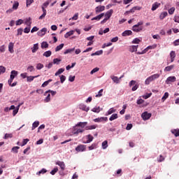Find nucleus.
<instances>
[{
  "mask_svg": "<svg viewBox=\"0 0 179 179\" xmlns=\"http://www.w3.org/2000/svg\"><path fill=\"white\" fill-rule=\"evenodd\" d=\"M66 80V77L64 75L60 76V82L61 83H64Z\"/></svg>",
  "mask_w": 179,
  "mask_h": 179,
  "instance_id": "680f3d73",
  "label": "nucleus"
},
{
  "mask_svg": "<svg viewBox=\"0 0 179 179\" xmlns=\"http://www.w3.org/2000/svg\"><path fill=\"white\" fill-rule=\"evenodd\" d=\"M72 51H75V48L71 49H67L64 51V54H69L70 52H72Z\"/></svg>",
  "mask_w": 179,
  "mask_h": 179,
  "instance_id": "0e129e2a",
  "label": "nucleus"
},
{
  "mask_svg": "<svg viewBox=\"0 0 179 179\" xmlns=\"http://www.w3.org/2000/svg\"><path fill=\"white\" fill-rule=\"evenodd\" d=\"M20 149V147L19 146H15L12 148L11 151L13 152V153H17L19 152V150Z\"/></svg>",
  "mask_w": 179,
  "mask_h": 179,
  "instance_id": "de8ad7c7",
  "label": "nucleus"
},
{
  "mask_svg": "<svg viewBox=\"0 0 179 179\" xmlns=\"http://www.w3.org/2000/svg\"><path fill=\"white\" fill-rule=\"evenodd\" d=\"M91 111L99 113L101 111H103V108H100V106H95L91 110Z\"/></svg>",
  "mask_w": 179,
  "mask_h": 179,
  "instance_id": "dca6fc26",
  "label": "nucleus"
},
{
  "mask_svg": "<svg viewBox=\"0 0 179 179\" xmlns=\"http://www.w3.org/2000/svg\"><path fill=\"white\" fill-rule=\"evenodd\" d=\"M132 44H139V43H141V39H139L138 38H136L132 41Z\"/></svg>",
  "mask_w": 179,
  "mask_h": 179,
  "instance_id": "6e6d98bb",
  "label": "nucleus"
},
{
  "mask_svg": "<svg viewBox=\"0 0 179 179\" xmlns=\"http://www.w3.org/2000/svg\"><path fill=\"white\" fill-rule=\"evenodd\" d=\"M43 68H44V65L43 64L38 63L36 64V69H38V71L43 69Z\"/></svg>",
  "mask_w": 179,
  "mask_h": 179,
  "instance_id": "5fc2aeb1",
  "label": "nucleus"
},
{
  "mask_svg": "<svg viewBox=\"0 0 179 179\" xmlns=\"http://www.w3.org/2000/svg\"><path fill=\"white\" fill-rule=\"evenodd\" d=\"M89 150H94V149H97V143H94L90 146L88 147Z\"/></svg>",
  "mask_w": 179,
  "mask_h": 179,
  "instance_id": "473e14b6",
  "label": "nucleus"
},
{
  "mask_svg": "<svg viewBox=\"0 0 179 179\" xmlns=\"http://www.w3.org/2000/svg\"><path fill=\"white\" fill-rule=\"evenodd\" d=\"M58 171V167H55L54 168V169H52L51 171H50V174L52 176H54L55 175V173H57Z\"/></svg>",
  "mask_w": 179,
  "mask_h": 179,
  "instance_id": "e2e57ef3",
  "label": "nucleus"
},
{
  "mask_svg": "<svg viewBox=\"0 0 179 179\" xmlns=\"http://www.w3.org/2000/svg\"><path fill=\"white\" fill-rule=\"evenodd\" d=\"M86 125H87V122H80L76 124V126H77L78 127H80V128H85Z\"/></svg>",
  "mask_w": 179,
  "mask_h": 179,
  "instance_id": "4be33fe9",
  "label": "nucleus"
},
{
  "mask_svg": "<svg viewBox=\"0 0 179 179\" xmlns=\"http://www.w3.org/2000/svg\"><path fill=\"white\" fill-rule=\"evenodd\" d=\"M104 10H106V6H98L95 8V13L96 14L104 12Z\"/></svg>",
  "mask_w": 179,
  "mask_h": 179,
  "instance_id": "6e6552de",
  "label": "nucleus"
},
{
  "mask_svg": "<svg viewBox=\"0 0 179 179\" xmlns=\"http://www.w3.org/2000/svg\"><path fill=\"white\" fill-rule=\"evenodd\" d=\"M142 24H143V21H140L136 24L134 25L132 27L133 31H135L136 33L142 31V30H143V27H142Z\"/></svg>",
  "mask_w": 179,
  "mask_h": 179,
  "instance_id": "f03ea898",
  "label": "nucleus"
},
{
  "mask_svg": "<svg viewBox=\"0 0 179 179\" xmlns=\"http://www.w3.org/2000/svg\"><path fill=\"white\" fill-rule=\"evenodd\" d=\"M64 43H62V44L57 45L55 48L56 52H58V51H61V49L64 48Z\"/></svg>",
  "mask_w": 179,
  "mask_h": 179,
  "instance_id": "79ce46f5",
  "label": "nucleus"
},
{
  "mask_svg": "<svg viewBox=\"0 0 179 179\" xmlns=\"http://www.w3.org/2000/svg\"><path fill=\"white\" fill-rule=\"evenodd\" d=\"M171 132L173 135H175V136H179V129H172Z\"/></svg>",
  "mask_w": 179,
  "mask_h": 179,
  "instance_id": "c03bdc74",
  "label": "nucleus"
},
{
  "mask_svg": "<svg viewBox=\"0 0 179 179\" xmlns=\"http://www.w3.org/2000/svg\"><path fill=\"white\" fill-rule=\"evenodd\" d=\"M38 76H40V75H38V76H27V82H33V80H34V79H36V78H38Z\"/></svg>",
  "mask_w": 179,
  "mask_h": 179,
  "instance_id": "a211bd4d",
  "label": "nucleus"
},
{
  "mask_svg": "<svg viewBox=\"0 0 179 179\" xmlns=\"http://www.w3.org/2000/svg\"><path fill=\"white\" fill-rule=\"evenodd\" d=\"M50 82H52V79H49L47 81H45L43 84H42V87H45L46 86H48V83H50Z\"/></svg>",
  "mask_w": 179,
  "mask_h": 179,
  "instance_id": "09e8293b",
  "label": "nucleus"
},
{
  "mask_svg": "<svg viewBox=\"0 0 179 179\" xmlns=\"http://www.w3.org/2000/svg\"><path fill=\"white\" fill-rule=\"evenodd\" d=\"M171 62H174V58H176V52L171 51L170 53Z\"/></svg>",
  "mask_w": 179,
  "mask_h": 179,
  "instance_id": "f704fd0d",
  "label": "nucleus"
},
{
  "mask_svg": "<svg viewBox=\"0 0 179 179\" xmlns=\"http://www.w3.org/2000/svg\"><path fill=\"white\" fill-rule=\"evenodd\" d=\"M50 3H51V0H47L45 3L42 4V6H43L44 8H47L48 5H50Z\"/></svg>",
  "mask_w": 179,
  "mask_h": 179,
  "instance_id": "603ef678",
  "label": "nucleus"
},
{
  "mask_svg": "<svg viewBox=\"0 0 179 179\" xmlns=\"http://www.w3.org/2000/svg\"><path fill=\"white\" fill-rule=\"evenodd\" d=\"M103 96V89L100 90L95 97H101Z\"/></svg>",
  "mask_w": 179,
  "mask_h": 179,
  "instance_id": "774afa93",
  "label": "nucleus"
},
{
  "mask_svg": "<svg viewBox=\"0 0 179 179\" xmlns=\"http://www.w3.org/2000/svg\"><path fill=\"white\" fill-rule=\"evenodd\" d=\"M51 54H52V52L50 50H48L43 53V57L48 58V57H51Z\"/></svg>",
  "mask_w": 179,
  "mask_h": 179,
  "instance_id": "37998d69",
  "label": "nucleus"
},
{
  "mask_svg": "<svg viewBox=\"0 0 179 179\" xmlns=\"http://www.w3.org/2000/svg\"><path fill=\"white\" fill-rule=\"evenodd\" d=\"M31 50L33 54L37 52V51H38V43L34 44V46L31 48Z\"/></svg>",
  "mask_w": 179,
  "mask_h": 179,
  "instance_id": "f3484780",
  "label": "nucleus"
},
{
  "mask_svg": "<svg viewBox=\"0 0 179 179\" xmlns=\"http://www.w3.org/2000/svg\"><path fill=\"white\" fill-rule=\"evenodd\" d=\"M159 6H160V3L158 2H155L152 4L151 10L154 11L156 10V9H157V8H159Z\"/></svg>",
  "mask_w": 179,
  "mask_h": 179,
  "instance_id": "393cba45",
  "label": "nucleus"
},
{
  "mask_svg": "<svg viewBox=\"0 0 179 179\" xmlns=\"http://www.w3.org/2000/svg\"><path fill=\"white\" fill-rule=\"evenodd\" d=\"M107 148H108V141H104L102 143V149L106 150Z\"/></svg>",
  "mask_w": 179,
  "mask_h": 179,
  "instance_id": "58836bf2",
  "label": "nucleus"
},
{
  "mask_svg": "<svg viewBox=\"0 0 179 179\" xmlns=\"http://www.w3.org/2000/svg\"><path fill=\"white\" fill-rule=\"evenodd\" d=\"M103 55V50H98V51L95 52L94 53H92L91 55V56L94 57V55Z\"/></svg>",
  "mask_w": 179,
  "mask_h": 179,
  "instance_id": "ea45409f",
  "label": "nucleus"
},
{
  "mask_svg": "<svg viewBox=\"0 0 179 179\" xmlns=\"http://www.w3.org/2000/svg\"><path fill=\"white\" fill-rule=\"evenodd\" d=\"M41 47V48H48V43L42 42Z\"/></svg>",
  "mask_w": 179,
  "mask_h": 179,
  "instance_id": "13d9d810",
  "label": "nucleus"
},
{
  "mask_svg": "<svg viewBox=\"0 0 179 179\" xmlns=\"http://www.w3.org/2000/svg\"><path fill=\"white\" fill-rule=\"evenodd\" d=\"M57 166H59L61 170H62V171H64V170H65V163L64 162H61V161H57L56 162Z\"/></svg>",
  "mask_w": 179,
  "mask_h": 179,
  "instance_id": "4468645a",
  "label": "nucleus"
},
{
  "mask_svg": "<svg viewBox=\"0 0 179 179\" xmlns=\"http://www.w3.org/2000/svg\"><path fill=\"white\" fill-rule=\"evenodd\" d=\"M34 2V0H26V6L27 8H29L30 5H31Z\"/></svg>",
  "mask_w": 179,
  "mask_h": 179,
  "instance_id": "3c124183",
  "label": "nucleus"
},
{
  "mask_svg": "<svg viewBox=\"0 0 179 179\" xmlns=\"http://www.w3.org/2000/svg\"><path fill=\"white\" fill-rule=\"evenodd\" d=\"M152 117V113H149L148 112H144L141 114V117L144 121L149 120Z\"/></svg>",
  "mask_w": 179,
  "mask_h": 179,
  "instance_id": "423d86ee",
  "label": "nucleus"
},
{
  "mask_svg": "<svg viewBox=\"0 0 179 179\" xmlns=\"http://www.w3.org/2000/svg\"><path fill=\"white\" fill-rule=\"evenodd\" d=\"M38 125H40V122H38V121H35V122L32 124L31 130H32V131H34V129H36V128H37V127H38Z\"/></svg>",
  "mask_w": 179,
  "mask_h": 179,
  "instance_id": "7c9ffc66",
  "label": "nucleus"
},
{
  "mask_svg": "<svg viewBox=\"0 0 179 179\" xmlns=\"http://www.w3.org/2000/svg\"><path fill=\"white\" fill-rule=\"evenodd\" d=\"M48 93L50 94H51L52 96H55L57 94V91H52L51 90H49L48 91H46L45 93H44V96H47V94H48Z\"/></svg>",
  "mask_w": 179,
  "mask_h": 179,
  "instance_id": "b1692460",
  "label": "nucleus"
},
{
  "mask_svg": "<svg viewBox=\"0 0 179 179\" xmlns=\"http://www.w3.org/2000/svg\"><path fill=\"white\" fill-rule=\"evenodd\" d=\"M115 111H117L116 109H115L114 108H110L106 113V115H111V114L115 113Z\"/></svg>",
  "mask_w": 179,
  "mask_h": 179,
  "instance_id": "cd10ccee",
  "label": "nucleus"
},
{
  "mask_svg": "<svg viewBox=\"0 0 179 179\" xmlns=\"http://www.w3.org/2000/svg\"><path fill=\"white\" fill-rule=\"evenodd\" d=\"M45 33H47V28H43L41 30L37 32V34L40 37H43V36H45Z\"/></svg>",
  "mask_w": 179,
  "mask_h": 179,
  "instance_id": "ddd939ff",
  "label": "nucleus"
},
{
  "mask_svg": "<svg viewBox=\"0 0 179 179\" xmlns=\"http://www.w3.org/2000/svg\"><path fill=\"white\" fill-rule=\"evenodd\" d=\"M157 47V44H153L152 45H149L145 48L146 52H148L149 50H155V48H156Z\"/></svg>",
  "mask_w": 179,
  "mask_h": 179,
  "instance_id": "2f4dec72",
  "label": "nucleus"
},
{
  "mask_svg": "<svg viewBox=\"0 0 179 179\" xmlns=\"http://www.w3.org/2000/svg\"><path fill=\"white\" fill-rule=\"evenodd\" d=\"M76 152H85L86 151V145H79L76 148Z\"/></svg>",
  "mask_w": 179,
  "mask_h": 179,
  "instance_id": "1a4fd4ad",
  "label": "nucleus"
},
{
  "mask_svg": "<svg viewBox=\"0 0 179 179\" xmlns=\"http://www.w3.org/2000/svg\"><path fill=\"white\" fill-rule=\"evenodd\" d=\"M122 36L123 37H127V36H132V31L131 30H126L122 32Z\"/></svg>",
  "mask_w": 179,
  "mask_h": 179,
  "instance_id": "6ab92c4d",
  "label": "nucleus"
},
{
  "mask_svg": "<svg viewBox=\"0 0 179 179\" xmlns=\"http://www.w3.org/2000/svg\"><path fill=\"white\" fill-rule=\"evenodd\" d=\"M176 80H177L176 76H169L166 78L165 83H166V85H170V83H174Z\"/></svg>",
  "mask_w": 179,
  "mask_h": 179,
  "instance_id": "39448f33",
  "label": "nucleus"
},
{
  "mask_svg": "<svg viewBox=\"0 0 179 179\" xmlns=\"http://www.w3.org/2000/svg\"><path fill=\"white\" fill-rule=\"evenodd\" d=\"M60 62H61V59H57V58L53 59V64H55L56 65H59Z\"/></svg>",
  "mask_w": 179,
  "mask_h": 179,
  "instance_id": "338daca9",
  "label": "nucleus"
},
{
  "mask_svg": "<svg viewBox=\"0 0 179 179\" xmlns=\"http://www.w3.org/2000/svg\"><path fill=\"white\" fill-rule=\"evenodd\" d=\"M41 9L43 11V14L38 17L39 20H43V19H44V17H45V16L47 15V10H45V7L42 6Z\"/></svg>",
  "mask_w": 179,
  "mask_h": 179,
  "instance_id": "9b49d317",
  "label": "nucleus"
},
{
  "mask_svg": "<svg viewBox=\"0 0 179 179\" xmlns=\"http://www.w3.org/2000/svg\"><path fill=\"white\" fill-rule=\"evenodd\" d=\"M6 71V68H5V66H0V75L1 73H5Z\"/></svg>",
  "mask_w": 179,
  "mask_h": 179,
  "instance_id": "4d7b16f0",
  "label": "nucleus"
},
{
  "mask_svg": "<svg viewBox=\"0 0 179 179\" xmlns=\"http://www.w3.org/2000/svg\"><path fill=\"white\" fill-rule=\"evenodd\" d=\"M110 78L112 79V80L114 82V83H120V78L115 76H111Z\"/></svg>",
  "mask_w": 179,
  "mask_h": 179,
  "instance_id": "a878e982",
  "label": "nucleus"
},
{
  "mask_svg": "<svg viewBox=\"0 0 179 179\" xmlns=\"http://www.w3.org/2000/svg\"><path fill=\"white\" fill-rule=\"evenodd\" d=\"M27 72H34V71H36V69H34V66H29L27 68Z\"/></svg>",
  "mask_w": 179,
  "mask_h": 179,
  "instance_id": "a18cd8bd",
  "label": "nucleus"
},
{
  "mask_svg": "<svg viewBox=\"0 0 179 179\" xmlns=\"http://www.w3.org/2000/svg\"><path fill=\"white\" fill-rule=\"evenodd\" d=\"M46 97L44 99L45 103H50L51 101V94L48 93Z\"/></svg>",
  "mask_w": 179,
  "mask_h": 179,
  "instance_id": "c85d7f7f",
  "label": "nucleus"
},
{
  "mask_svg": "<svg viewBox=\"0 0 179 179\" xmlns=\"http://www.w3.org/2000/svg\"><path fill=\"white\" fill-rule=\"evenodd\" d=\"M13 47H15V43H13V42H10L8 44V51L9 52H10V54H13V52H15Z\"/></svg>",
  "mask_w": 179,
  "mask_h": 179,
  "instance_id": "2eb2a0df",
  "label": "nucleus"
},
{
  "mask_svg": "<svg viewBox=\"0 0 179 179\" xmlns=\"http://www.w3.org/2000/svg\"><path fill=\"white\" fill-rule=\"evenodd\" d=\"M107 121H108V118L107 117H97L94 120V122H107Z\"/></svg>",
  "mask_w": 179,
  "mask_h": 179,
  "instance_id": "0eeeda50",
  "label": "nucleus"
},
{
  "mask_svg": "<svg viewBox=\"0 0 179 179\" xmlns=\"http://www.w3.org/2000/svg\"><path fill=\"white\" fill-rule=\"evenodd\" d=\"M160 78V74L155 73L154 75H152L149 76L146 80H145V85H150L151 82H153L154 80H156V79H159Z\"/></svg>",
  "mask_w": 179,
  "mask_h": 179,
  "instance_id": "f257e3e1",
  "label": "nucleus"
},
{
  "mask_svg": "<svg viewBox=\"0 0 179 179\" xmlns=\"http://www.w3.org/2000/svg\"><path fill=\"white\" fill-rule=\"evenodd\" d=\"M172 69H174V65H171L165 67L164 72H170V71H172Z\"/></svg>",
  "mask_w": 179,
  "mask_h": 179,
  "instance_id": "72a5a7b5",
  "label": "nucleus"
},
{
  "mask_svg": "<svg viewBox=\"0 0 179 179\" xmlns=\"http://www.w3.org/2000/svg\"><path fill=\"white\" fill-rule=\"evenodd\" d=\"M83 132H85V129L79 128L77 125L74 126L73 128V135H79V134H82Z\"/></svg>",
  "mask_w": 179,
  "mask_h": 179,
  "instance_id": "7ed1b4c3",
  "label": "nucleus"
},
{
  "mask_svg": "<svg viewBox=\"0 0 179 179\" xmlns=\"http://www.w3.org/2000/svg\"><path fill=\"white\" fill-rule=\"evenodd\" d=\"M113 13H114V10L113 9H110L108 10L105 14V18L108 19V20L113 16Z\"/></svg>",
  "mask_w": 179,
  "mask_h": 179,
  "instance_id": "f8f14e48",
  "label": "nucleus"
},
{
  "mask_svg": "<svg viewBox=\"0 0 179 179\" xmlns=\"http://www.w3.org/2000/svg\"><path fill=\"white\" fill-rule=\"evenodd\" d=\"M17 76V71L13 70L10 72V79L8 80V85H10L13 82V79Z\"/></svg>",
  "mask_w": 179,
  "mask_h": 179,
  "instance_id": "20e7f679",
  "label": "nucleus"
},
{
  "mask_svg": "<svg viewBox=\"0 0 179 179\" xmlns=\"http://www.w3.org/2000/svg\"><path fill=\"white\" fill-rule=\"evenodd\" d=\"M79 108L80 110H82L83 111H86V113H87V111H89V110H90V108L87 106H86L85 103H80L79 105Z\"/></svg>",
  "mask_w": 179,
  "mask_h": 179,
  "instance_id": "9d476101",
  "label": "nucleus"
},
{
  "mask_svg": "<svg viewBox=\"0 0 179 179\" xmlns=\"http://www.w3.org/2000/svg\"><path fill=\"white\" fill-rule=\"evenodd\" d=\"M74 33H75V31H74V30H71V31H69V32H67V33L64 35L65 38H68L69 37H71V36H73Z\"/></svg>",
  "mask_w": 179,
  "mask_h": 179,
  "instance_id": "bb28decb",
  "label": "nucleus"
},
{
  "mask_svg": "<svg viewBox=\"0 0 179 179\" xmlns=\"http://www.w3.org/2000/svg\"><path fill=\"white\" fill-rule=\"evenodd\" d=\"M78 17H79V13H76L73 17L70 18L69 20H78Z\"/></svg>",
  "mask_w": 179,
  "mask_h": 179,
  "instance_id": "bf43d9fd",
  "label": "nucleus"
},
{
  "mask_svg": "<svg viewBox=\"0 0 179 179\" xmlns=\"http://www.w3.org/2000/svg\"><path fill=\"white\" fill-rule=\"evenodd\" d=\"M117 118H118V114L114 113L110 117L109 121H114V120H117Z\"/></svg>",
  "mask_w": 179,
  "mask_h": 179,
  "instance_id": "e433bc0d",
  "label": "nucleus"
},
{
  "mask_svg": "<svg viewBox=\"0 0 179 179\" xmlns=\"http://www.w3.org/2000/svg\"><path fill=\"white\" fill-rule=\"evenodd\" d=\"M99 71H100V69H99V67H96L90 71V75H93V73H96V72H99Z\"/></svg>",
  "mask_w": 179,
  "mask_h": 179,
  "instance_id": "864d4df0",
  "label": "nucleus"
},
{
  "mask_svg": "<svg viewBox=\"0 0 179 179\" xmlns=\"http://www.w3.org/2000/svg\"><path fill=\"white\" fill-rule=\"evenodd\" d=\"M18 8H19V3L17 1H15L13 5V8H12L14 10H17Z\"/></svg>",
  "mask_w": 179,
  "mask_h": 179,
  "instance_id": "49530a36",
  "label": "nucleus"
},
{
  "mask_svg": "<svg viewBox=\"0 0 179 179\" xmlns=\"http://www.w3.org/2000/svg\"><path fill=\"white\" fill-rule=\"evenodd\" d=\"M87 141H84L83 143H90V142H93L94 138L92 135L89 134L87 136Z\"/></svg>",
  "mask_w": 179,
  "mask_h": 179,
  "instance_id": "aec40b11",
  "label": "nucleus"
},
{
  "mask_svg": "<svg viewBox=\"0 0 179 179\" xmlns=\"http://www.w3.org/2000/svg\"><path fill=\"white\" fill-rule=\"evenodd\" d=\"M103 16H104V13H102L99 14V15L92 18V20H100V19H101V17H103Z\"/></svg>",
  "mask_w": 179,
  "mask_h": 179,
  "instance_id": "c756f323",
  "label": "nucleus"
},
{
  "mask_svg": "<svg viewBox=\"0 0 179 179\" xmlns=\"http://www.w3.org/2000/svg\"><path fill=\"white\" fill-rule=\"evenodd\" d=\"M13 136L12 134H6L3 139H9V138H12Z\"/></svg>",
  "mask_w": 179,
  "mask_h": 179,
  "instance_id": "69168bd1",
  "label": "nucleus"
},
{
  "mask_svg": "<svg viewBox=\"0 0 179 179\" xmlns=\"http://www.w3.org/2000/svg\"><path fill=\"white\" fill-rule=\"evenodd\" d=\"M23 20L22 19H20V20H17L16 22H15V24L16 26H20V24H23Z\"/></svg>",
  "mask_w": 179,
  "mask_h": 179,
  "instance_id": "052dcab7",
  "label": "nucleus"
},
{
  "mask_svg": "<svg viewBox=\"0 0 179 179\" xmlns=\"http://www.w3.org/2000/svg\"><path fill=\"white\" fill-rule=\"evenodd\" d=\"M47 173V169H42L41 171H39L38 173H36L37 176H40V174H45Z\"/></svg>",
  "mask_w": 179,
  "mask_h": 179,
  "instance_id": "8fccbe9b",
  "label": "nucleus"
},
{
  "mask_svg": "<svg viewBox=\"0 0 179 179\" xmlns=\"http://www.w3.org/2000/svg\"><path fill=\"white\" fill-rule=\"evenodd\" d=\"M169 96H170V94H169V92H165L164 96L162 98V101L164 103V101H166V100H167V99H169Z\"/></svg>",
  "mask_w": 179,
  "mask_h": 179,
  "instance_id": "c9c22d12",
  "label": "nucleus"
},
{
  "mask_svg": "<svg viewBox=\"0 0 179 179\" xmlns=\"http://www.w3.org/2000/svg\"><path fill=\"white\" fill-rule=\"evenodd\" d=\"M65 71V69H59L55 74V76H58V75H61V73H63V72Z\"/></svg>",
  "mask_w": 179,
  "mask_h": 179,
  "instance_id": "a19ab883",
  "label": "nucleus"
},
{
  "mask_svg": "<svg viewBox=\"0 0 179 179\" xmlns=\"http://www.w3.org/2000/svg\"><path fill=\"white\" fill-rule=\"evenodd\" d=\"M24 24H26L27 26L28 27H31V17H28V18H26L24 20Z\"/></svg>",
  "mask_w": 179,
  "mask_h": 179,
  "instance_id": "412c9836",
  "label": "nucleus"
},
{
  "mask_svg": "<svg viewBox=\"0 0 179 179\" xmlns=\"http://www.w3.org/2000/svg\"><path fill=\"white\" fill-rule=\"evenodd\" d=\"M168 13L167 12L164 11V12H162L160 15H159V19L161 20H163V19H164V17H166V16H167Z\"/></svg>",
  "mask_w": 179,
  "mask_h": 179,
  "instance_id": "4c0bfd02",
  "label": "nucleus"
},
{
  "mask_svg": "<svg viewBox=\"0 0 179 179\" xmlns=\"http://www.w3.org/2000/svg\"><path fill=\"white\" fill-rule=\"evenodd\" d=\"M138 45L130 46V48H129L130 52H135L138 51Z\"/></svg>",
  "mask_w": 179,
  "mask_h": 179,
  "instance_id": "5701e85b",
  "label": "nucleus"
}]
</instances>
